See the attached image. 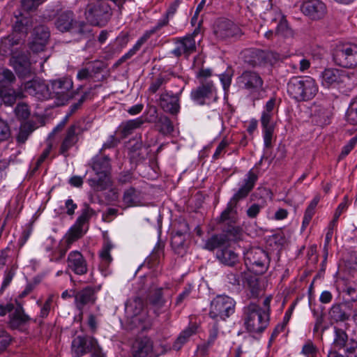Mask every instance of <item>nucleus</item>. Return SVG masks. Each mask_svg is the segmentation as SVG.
I'll use <instances>...</instances> for the list:
<instances>
[{
  "instance_id": "nucleus-1",
  "label": "nucleus",
  "mask_w": 357,
  "mask_h": 357,
  "mask_svg": "<svg viewBox=\"0 0 357 357\" xmlns=\"http://www.w3.org/2000/svg\"><path fill=\"white\" fill-rule=\"evenodd\" d=\"M319 91L318 84L310 76H294L287 83L289 96L297 102H307L312 100Z\"/></svg>"
},
{
  "instance_id": "nucleus-2",
  "label": "nucleus",
  "mask_w": 357,
  "mask_h": 357,
  "mask_svg": "<svg viewBox=\"0 0 357 357\" xmlns=\"http://www.w3.org/2000/svg\"><path fill=\"white\" fill-rule=\"evenodd\" d=\"M268 313L255 303H250L244 308V324L246 329L253 333H260L267 327Z\"/></svg>"
},
{
  "instance_id": "nucleus-3",
  "label": "nucleus",
  "mask_w": 357,
  "mask_h": 357,
  "mask_svg": "<svg viewBox=\"0 0 357 357\" xmlns=\"http://www.w3.org/2000/svg\"><path fill=\"white\" fill-rule=\"evenodd\" d=\"M258 178L257 175L250 169L246 174V177L243 181V185L233 195L227 204V208L222 212L220 215L221 221H225L229 219L230 214L236 213V207L241 199L245 198L248 194L254 188L255 183Z\"/></svg>"
},
{
  "instance_id": "nucleus-4",
  "label": "nucleus",
  "mask_w": 357,
  "mask_h": 357,
  "mask_svg": "<svg viewBox=\"0 0 357 357\" xmlns=\"http://www.w3.org/2000/svg\"><path fill=\"white\" fill-rule=\"evenodd\" d=\"M236 310V301L227 295H218L210 304L209 317L214 320L226 321L234 314Z\"/></svg>"
},
{
  "instance_id": "nucleus-5",
  "label": "nucleus",
  "mask_w": 357,
  "mask_h": 357,
  "mask_svg": "<svg viewBox=\"0 0 357 357\" xmlns=\"http://www.w3.org/2000/svg\"><path fill=\"white\" fill-rule=\"evenodd\" d=\"M354 73L335 68H325L320 75L321 84L326 88L350 86Z\"/></svg>"
},
{
  "instance_id": "nucleus-6",
  "label": "nucleus",
  "mask_w": 357,
  "mask_h": 357,
  "mask_svg": "<svg viewBox=\"0 0 357 357\" xmlns=\"http://www.w3.org/2000/svg\"><path fill=\"white\" fill-rule=\"evenodd\" d=\"M200 33V28L198 26L191 33L186 34L183 37L176 38L174 39V48L171 53L179 58L183 56L188 59L190 56L197 51V44L201 40L198 39Z\"/></svg>"
},
{
  "instance_id": "nucleus-7",
  "label": "nucleus",
  "mask_w": 357,
  "mask_h": 357,
  "mask_svg": "<svg viewBox=\"0 0 357 357\" xmlns=\"http://www.w3.org/2000/svg\"><path fill=\"white\" fill-rule=\"evenodd\" d=\"M126 311L130 314L131 322L136 327L145 330L151 326V322L145 309L144 301L140 298H135L126 306Z\"/></svg>"
},
{
  "instance_id": "nucleus-8",
  "label": "nucleus",
  "mask_w": 357,
  "mask_h": 357,
  "mask_svg": "<svg viewBox=\"0 0 357 357\" xmlns=\"http://www.w3.org/2000/svg\"><path fill=\"white\" fill-rule=\"evenodd\" d=\"M334 62L343 68L357 67V45L346 44L338 47L333 54Z\"/></svg>"
},
{
  "instance_id": "nucleus-9",
  "label": "nucleus",
  "mask_w": 357,
  "mask_h": 357,
  "mask_svg": "<svg viewBox=\"0 0 357 357\" xmlns=\"http://www.w3.org/2000/svg\"><path fill=\"white\" fill-rule=\"evenodd\" d=\"M237 84L242 90L255 94L262 89L264 80L259 73L246 70L237 77Z\"/></svg>"
},
{
  "instance_id": "nucleus-10",
  "label": "nucleus",
  "mask_w": 357,
  "mask_h": 357,
  "mask_svg": "<svg viewBox=\"0 0 357 357\" xmlns=\"http://www.w3.org/2000/svg\"><path fill=\"white\" fill-rule=\"evenodd\" d=\"M73 86V82L68 77L52 80L50 86V93L58 100L59 105H64L73 98L71 92Z\"/></svg>"
},
{
  "instance_id": "nucleus-11",
  "label": "nucleus",
  "mask_w": 357,
  "mask_h": 357,
  "mask_svg": "<svg viewBox=\"0 0 357 357\" xmlns=\"http://www.w3.org/2000/svg\"><path fill=\"white\" fill-rule=\"evenodd\" d=\"M247 261H248L251 268L256 274L265 273L269 266L270 259L268 253L261 248H255L247 253Z\"/></svg>"
},
{
  "instance_id": "nucleus-12",
  "label": "nucleus",
  "mask_w": 357,
  "mask_h": 357,
  "mask_svg": "<svg viewBox=\"0 0 357 357\" xmlns=\"http://www.w3.org/2000/svg\"><path fill=\"white\" fill-rule=\"evenodd\" d=\"M213 33L217 38L225 40L240 36L241 34V30L231 20L227 19H219L215 23Z\"/></svg>"
},
{
  "instance_id": "nucleus-13",
  "label": "nucleus",
  "mask_w": 357,
  "mask_h": 357,
  "mask_svg": "<svg viewBox=\"0 0 357 357\" xmlns=\"http://www.w3.org/2000/svg\"><path fill=\"white\" fill-rule=\"evenodd\" d=\"M31 320V318L25 313L23 307L21 305H17L15 310L9 314L8 324L13 330L25 332L28 331Z\"/></svg>"
},
{
  "instance_id": "nucleus-14",
  "label": "nucleus",
  "mask_w": 357,
  "mask_h": 357,
  "mask_svg": "<svg viewBox=\"0 0 357 357\" xmlns=\"http://www.w3.org/2000/svg\"><path fill=\"white\" fill-rule=\"evenodd\" d=\"M96 292L97 290L90 286L75 292L74 295L75 305L80 314H83L84 307L93 305L96 303Z\"/></svg>"
},
{
  "instance_id": "nucleus-15",
  "label": "nucleus",
  "mask_w": 357,
  "mask_h": 357,
  "mask_svg": "<svg viewBox=\"0 0 357 357\" xmlns=\"http://www.w3.org/2000/svg\"><path fill=\"white\" fill-rule=\"evenodd\" d=\"M66 262L68 269L77 275H83L88 272L87 261L82 252L78 250L70 252Z\"/></svg>"
},
{
  "instance_id": "nucleus-16",
  "label": "nucleus",
  "mask_w": 357,
  "mask_h": 357,
  "mask_svg": "<svg viewBox=\"0 0 357 357\" xmlns=\"http://www.w3.org/2000/svg\"><path fill=\"white\" fill-rule=\"evenodd\" d=\"M301 10L310 19L317 20L325 16L327 8L325 3L320 0H308L301 4Z\"/></svg>"
},
{
  "instance_id": "nucleus-17",
  "label": "nucleus",
  "mask_w": 357,
  "mask_h": 357,
  "mask_svg": "<svg viewBox=\"0 0 357 357\" xmlns=\"http://www.w3.org/2000/svg\"><path fill=\"white\" fill-rule=\"evenodd\" d=\"M78 130V126L71 125L68 128L63 135L60 144L59 153L65 158L69 156L68 151L75 146L79 141V134L77 132Z\"/></svg>"
},
{
  "instance_id": "nucleus-18",
  "label": "nucleus",
  "mask_w": 357,
  "mask_h": 357,
  "mask_svg": "<svg viewBox=\"0 0 357 357\" xmlns=\"http://www.w3.org/2000/svg\"><path fill=\"white\" fill-rule=\"evenodd\" d=\"M96 339L91 336H77L71 344V351L75 357H81L89 353Z\"/></svg>"
},
{
  "instance_id": "nucleus-19",
  "label": "nucleus",
  "mask_w": 357,
  "mask_h": 357,
  "mask_svg": "<svg viewBox=\"0 0 357 357\" xmlns=\"http://www.w3.org/2000/svg\"><path fill=\"white\" fill-rule=\"evenodd\" d=\"M200 83L199 86L191 91L190 96L197 104L203 105L207 99L213 96L215 89L211 82L204 83L200 80Z\"/></svg>"
},
{
  "instance_id": "nucleus-20",
  "label": "nucleus",
  "mask_w": 357,
  "mask_h": 357,
  "mask_svg": "<svg viewBox=\"0 0 357 357\" xmlns=\"http://www.w3.org/2000/svg\"><path fill=\"white\" fill-rule=\"evenodd\" d=\"M10 62L20 77L25 78L32 73L31 64L27 54H22L13 56Z\"/></svg>"
},
{
  "instance_id": "nucleus-21",
  "label": "nucleus",
  "mask_w": 357,
  "mask_h": 357,
  "mask_svg": "<svg viewBox=\"0 0 357 357\" xmlns=\"http://www.w3.org/2000/svg\"><path fill=\"white\" fill-rule=\"evenodd\" d=\"M273 117V113H261L260 121L262 126L264 143L266 148H270L272 144V139L275 130Z\"/></svg>"
},
{
  "instance_id": "nucleus-22",
  "label": "nucleus",
  "mask_w": 357,
  "mask_h": 357,
  "mask_svg": "<svg viewBox=\"0 0 357 357\" xmlns=\"http://www.w3.org/2000/svg\"><path fill=\"white\" fill-rule=\"evenodd\" d=\"M105 68V64L100 61L89 63L86 67L79 69L77 74V79L79 81L84 79H93Z\"/></svg>"
},
{
  "instance_id": "nucleus-23",
  "label": "nucleus",
  "mask_w": 357,
  "mask_h": 357,
  "mask_svg": "<svg viewBox=\"0 0 357 357\" xmlns=\"http://www.w3.org/2000/svg\"><path fill=\"white\" fill-rule=\"evenodd\" d=\"M160 102L163 109L172 114H176L180 109L179 94L165 91L160 95Z\"/></svg>"
},
{
  "instance_id": "nucleus-24",
  "label": "nucleus",
  "mask_w": 357,
  "mask_h": 357,
  "mask_svg": "<svg viewBox=\"0 0 357 357\" xmlns=\"http://www.w3.org/2000/svg\"><path fill=\"white\" fill-rule=\"evenodd\" d=\"M153 341L148 337L136 339L132 344V353L133 357H149L153 351Z\"/></svg>"
},
{
  "instance_id": "nucleus-25",
  "label": "nucleus",
  "mask_w": 357,
  "mask_h": 357,
  "mask_svg": "<svg viewBox=\"0 0 357 357\" xmlns=\"http://www.w3.org/2000/svg\"><path fill=\"white\" fill-rule=\"evenodd\" d=\"M24 87L26 93L31 96H36L38 98L46 97L50 91V86L39 79L29 81L24 84Z\"/></svg>"
},
{
  "instance_id": "nucleus-26",
  "label": "nucleus",
  "mask_w": 357,
  "mask_h": 357,
  "mask_svg": "<svg viewBox=\"0 0 357 357\" xmlns=\"http://www.w3.org/2000/svg\"><path fill=\"white\" fill-rule=\"evenodd\" d=\"M162 291V288H155L151 289L147 296V301L157 316L160 314V310L166 303L163 298Z\"/></svg>"
},
{
  "instance_id": "nucleus-27",
  "label": "nucleus",
  "mask_w": 357,
  "mask_h": 357,
  "mask_svg": "<svg viewBox=\"0 0 357 357\" xmlns=\"http://www.w3.org/2000/svg\"><path fill=\"white\" fill-rule=\"evenodd\" d=\"M197 326L196 324H190L183 331H182L176 337L172 344V349L175 351H179L189 340L190 338L196 334Z\"/></svg>"
},
{
  "instance_id": "nucleus-28",
  "label": "nucleus",
  "mask_w": 357,
  "mask_h": 357,
  "mask_svg": "<svg viewBox=\"0 0 357 357\" xmlns=\"http://www.w3.org/2000/svg\"><path fill=\"white\" fill-rule=\"evenodd\" d=\"M141 191L130 187L123 192L122 201L126 207H132L140 204L142 202Z\"/></svg>"
},
{
  "instance_id": "nucleus-29",
  "label": "nucleus",
  "mask_w": 357,
  "mask_h": 357,
  "mask_svg": "<svg viewBox=\"0 0 357 357\" xmlns=\"http://www.w3.org/2000/svg\"><path fill=\"white\" fill-rule=\"evenodd\" d=\"M73 25V13L69 10L60 13L55 22L56 29L61 32L70 31Z\"/></svg>"
},
{
  "instance_id": "nucleus-30",
  "label": "nucleus",
  "mask_w": 357,
  "mask_h": 357,
  "mask_svg": "<svg viewBox=\"0 0 357 357\" xmlns=\"http://www.w3.org/2000/svg\"><path fill=\"white\" fill-rule=\"evenodd\" d=\"M329 318L334 322H344L349 319V314L346 310L344 303H335L332 305L328 312Z\"/></svg>"
},
{
  "instance_id": "nucleus-31",
  "label": "nucleus",
  "mask_w": 357,
  "mask_h": 357,
  "mask_svg": "<svg viewBox=\"0 0 357 357\" xmlns=\"http://www.w3.org/2000/svg\"><path fill=\"white\" fill-rule=\"evenodd\" d=\"M144 123V120L142 117L122 122L119 127L118 132L121 133L122 138H125L131 135L135 130L140 128Z\"/></svg>"
},
{
  "instance_id": "nucleus-32",
  "label": "nucleus",
  "mask_w": 357,
  "mask_h": 357,
  "mask_svg": "<svg viewBox=\"0 0 357 357\" xmlns=\"http://www.w3.org/2000/svg\"><path fill=\"white\" fill-rule=\"evenodd\" d=\"M88 183L94 191H103L111 185L109 175L100 174L94 178H89Z\"/></svg>"
},
{
  "instance_id": "nucleus-33",
  "label": "nucleus",
  "mask_w": 357,
  "mask_h": 357,
  "mask_svg": "<svg viewBox=\"0 0 357 357\" xmlns=\"http://www.w3.org/2000/svg\"><path fill=\"white\" fill-rule=\"evenodd\" d=\"M111 165L110 160L107 156L96 155L93 159L92 169L96 174L109 175Z\"/></svg>"
},
{
  "instance_id": "nucleus-34",
  "label": "nucleus",
  "mask_w": 357,
  "mask_h": 357,
  "mask_svg": "<svg viewBox=\"0 0 357 357\" xmlns=\"http://www.w3.org/2000/svg\"><path fill=\"white\" fill-rule=\"evenodd\" d=\"M229 238L225 234H215L209 238L205 243L204 249L213 251L216 248L227 245Z\"/></svg>"
},
{
  "instance_id": "nucleus-35",
  "label": "nucleus",
  "mask_w": 357,
  "mask_h": 357,
  "mask_svg": "<svg viewBox=\"0 0 357 357\" xmlns=\"http://www.w3.org/2000/svg\"><path fill=\"white\" fill-rule=\"evenodd\" d=\"M217 258L222 264L229 266H234L238 261V255L233 250L227 248L218 252Z\"/></svg>"
},
{
  "instance_id": "nucleus-36",
  "label": "nucleus",
  "mask_w": 357,
  "mask_h": 357,
  "mask_svg": "<svg viewBox=\"0 0 357 357\" xmlns=\"http://www.w3.org/2000/svg\"><path fill=\"white\" fill-rule=\"evenodd\" d=\"M349 342L347 333L341 328H335L333 348L334 349H346Z\"/></svg>"
},
{
  "instance_id": "nucleus-37",
  "label": "nucleus",
  "mask_w": 357,
  "mask_h": 357,
  "mask_svg": "<svg viewBox=\"0 0 357 357\" xmlns=\"http://www.w3.org/2000/svg\"><path fill=\"white\" fill-rule=\"evenodd\" d=\"M84 228L75 223L66 234L64 243L70 248L73 243L84 235Z\"/></svg>"
},
{
  "instance_id": "nucleus-38",
  "label": "nucleus",
  "mask_w": 357,
  "mask_h": 357,
  "mask_svg": "<svg viewBox=\"0 0 357 357\" xmlns=\"http://www.w3.org/2000/svg\"><path fill=\"white\" fill-rule=\"evenodd\" d=\"M114 248V245L109 240L104 242L102 247L99 252V257L101 260V264L107 268L112 261V257L110 252Z\"/></svg>"
},
{
  "instance_id": "nucleus-39",
  "label": "nucleus",
  "mask_w": 357,
  "mask_h": 357,
  "mask_svg": "<svg viewBox=\"0 0 357 357\" xmlns=\"http://www.w3.org/2000/svg\"><path fill=\"white\" fill-rule=\"evenodd\" d=\"M319 202L318 197H314L309 204L307 208L305 211L304 216L302 222L301 229L305 230L309 225L312 217L315 214L316 207Z\"/></svg>"
},
{
  "instance_id": "nucleus-40",
  "label": "nucleus",
  "mask_w": 357,
  "mask_h": 357,
  "mask_svg": "<svg viewBox=\"0 0 357 357\" xmlns=\"http://www.w3.org/2000/svg\"><path fill=\"white\" fill-rule=\"evenodd\" d=\"M219 333V326L217 322L212 324L208 331V337L206 342L199 347V349L204 352H206L208 349L213 345L215 341L218 338Z\"/></svg>"
},
{
  "instance_id": "nucleus-41",
  "label": "nucleus",
  "mask_w": 357,
  "mask_h": 357,
  "mask_svg": "<svg viewBox=\"0 0 357 357\" xmlns=\"http://www.w3.org/2000/svg\"><path fill=\"white\" fill-rule=\"evenodd\" d=\"M246 282L250 296L254 298L259 296L262 291L259 279L256 276H249L246 278Z\"/></svg>"
},
{
  "instance_id": "nucleus-42",
  "label": "nucleus",
  "mask_w": 357,
  "mask_h": 357,
  "mask_svg": "<svg viewBox=\"0 0 357 357\" xmlns=\"http://www.w3.org/2000/svg\"><path fill=\"white\" fill-rule=\"evenodd\" d=\"M96 214L94 210L88 204H84L81 215L77 218L75 224L84 228V226L89 222L90 218Z\"/></svg>"
},
{
  "instance_id": "nucleus-43",
  "label": "nucleus",
  "mask_w": 357,
  "mask_h": 357,
  "mask_svg": "<svg viewBox=\"0 0 357 357\" xmlns=\"http://www.w3.org/2000/svg\"><path fill=\"white\" fill-rule=\"evenodd\" d=\"M262 52L259 50H248L245 52V61L252 66H256L261 62Z\"/></svg>"
},
{
  "instance_id": "nucleus-44",
  "label": "nucleus",
  "mask_w": 357,
  "mask_h": 357,
  "mask_svg": "<svg viewBox=\"0 0 357 357\" xmlns=\"http://www.w3.org/2000/svg\"><path fill=\"white\" fill-rule=\"evenodd\" d=\"M142 146L141 142H137L130 149L129 157L132 162L137 163L145 159L144 155L142 152Z\"/></svg>"
},
{
  "instance_id": "nucleus-45",
  "label": "nucleus",
  "mask_w": 357,
  "mask_h": 357,
  "mask_svg": "<svg viewBox=\"0 0 357 357\" xmlns=\"http://www.w3.org/2000/svg\"><path fill=\"white\" fill-rule=\"evenodd\" d=\"M158 125L160 127V132L163 135H169L174 131L172 122L166 116H161L158 118Z\"/></svg>"
},
{
  "instance_id": "nucleus-46",
  "label": "nucleus",
  "mask_w": 357,
  "mask_h": 357,
  "mask_svg": "<svg viewBox=\"0 0 357 357\" xmlns=\"http://www.w3.org/2000/svg\"><path fill=\"white\" fill-rule=\"evenodd\" d=\"M43 36L39 38V40L34 38L30 44V49L34 52H40L45 50L50 35L47 32L43 33Z\"/></svg>"
},
{
  "instance_id": "nucleus-47",
  "label": "nucleus",
  "mask_w": 357,
  "mask_h": 357,
  "mask_svg": "<svg viewBox=\"0 0 357 357\" xmlns=\"http://www.w3.org/2000/svg\"><path fill=\"white\" fill-rule=\"evenodd\" d=\"M54 298L55 296L53 294H50L43 305H41L40 301H37V304L41 306L40 317L45 319L48 316L51 309L53 307Z\"/></svg>"
},
{
  "instance_id": "nucleus-48",
  "label": "nucleus",
  "mask_w": 357,
  "mask_h": 357,
  "mask_svg": "<svg viewBox=\"0 0 357 357\" xmlns=\"http://www.w3.org/2000/svg\"><path fill=\"white\" fill-rule=\"evenodd\" d=\"M167 22H168V21L165 20L162 22H159L157 26L155 27V29L144 33L143 34V36L142 37H140L139 38V40L136 42V43L133 46V47L139 51V49L141 48V47L147 41V40L150 38V36L153 33H154L157 29H159L162 26L166 25L167 24Z\"/></svg>"
},
{
  "instance_id": "nucleus-49",
  "label": "nucleus",
  "mask_w": 357,
  "mask_h": 357,
  "mask_svg": "<svg viewBox=\"0 0 357 357\" xmlns=\"http://www.w3.org/2000/svg\"><path fill=\"white\" fill-rule=\"evenodd\" d=\"M3 101L7 105H13L17 98H22L23 93L21 90L16 91L15 90H9L8 92H2Z\"/></svg>"
},
{
  "instance_id": "nucleus-50",
  "label": "nucleus",
  "mask_w": 357,
  "mask_h": 357,
  "mask_svg": "<svg viewBox=\"0 0 357 357\" xmlns=\"http://www.w3.org/2000/svg\"><path fill=\"white\" fill-rule=\"evenodd\" d=\"M346 119L350 124L357 125V97L350 104L346 114Z\"/></svg>"
},
{
  "instance_id": "nucleus-51",
  "label": "nucleus",
  "mask_w": 357,
  "mask_h": 357,
  "mask_svg": "<svg viewBox=\"0 0 357 357\" xmlns=\"http://www.w3.org/2000/svg\"><path fill=\"white\" fill-rule=\"evenodd\" d=\"M169 80L167 75L162 74L158 75L151 82L149 88V91L151 93H155L163 84H166Z\"/></svg>"
},
{
  "instance_id": "nucleus-52",
  "label": "nucleus",
  "mask_w": 357,
  "mask_h": 357,
  "mask_svg": "<svg viewBox=\"0 0 357 357\" xmlns=\"http://www.w3.org/2000/svg\"><path fill=\"white\" fill-rule=\"evenodd\" d=\"M275 33L278 35L283 36H289L292 33L291 30L289 29L287 20L284 16H282L277 26Z\"/></svg>"
},
{
  "instance_id": "nucleus-53",
  "label": "nucleus",
  "mask_w": 357,
  "mask_h": 357,
  "mask_svg": "<svg viewBox=\"0 0 357 357\" xmlns=\"http://www.w3.org/2000/svg\"><path fill=\"white\" fill-rule=\"evenodd\" d=\"M15 275V272L13 268L5 270L4 278H3L1 287L0 288V294H3L5 289L10 285Z\"/></svg>"
},
{
  "instance_id": "nucleus-54",
  "label": "nucleus",
  "mask_w": 357,
  "mask_h": 357,
  "mask_svg": "<svg viewBox=\"0 0 357 357\" xmlns=\"http://www.w3.org/2000/svg\"><path fill=\"white\" fill-rule=\"evenodd\" d=\"M70 248L68 247L64 243H61L60 245L58 247V248L52 253L51 260L58 261L62 259L65 257L67 251Z\"/></svg>"
},
{
  "instance_id": "nucleus-55",
  "label": "nucleus",
  "mask_w": 357,
  "mask_h": 357,
  "mask_svg": "<svg viewBox=\"0 0 357 357\" xmlns=\"http://www.w3.org/2000/svg\"><path fill=\"white\" fill-rule=\"evenodd\" d=\"M11 135L7 121L0 118V142L8 140Z\"/></svg>"
},
{
  "instance_id": "nucleus-56",
  "label": "nucleus",
  "mask_w": 357,
  "mask_h": 357,
  "mask_svg": "<svg viewBox=\"0 0 357 357\" xmlns=\"http://www.w3.org/2000/svg\"><path fill=\"white\" fill-rule=\"evenodd\" d=\"M16 116L22 120L27 119L30 115L28 105L24 103H19L15 109Z\"/></svg>"
},
{
  "instance_id": "nucleus-57",
  "label": "nucleus",
  "mask_w": 357,
  "mask_h": 357,
  "mask_svg": "<svg viewBox=\"0 0 357 357\" xmlns=\"http://www.w3.org/2000/svg\"><path fill=\"white\" fill-rule=\"evenodd\" d=\"M357 144V135L352 137L349 142L344 145L342 149L341 153L339 155L340 159H343L351 151V150Z\"/></svg>"
},
{
  "instance_id": "nucleus-58",
  "label": "nucleus",
  "mask_w": 357,
  "mask_h": 357,
  "mask_svg": "<svg viewBox=\"0 0 357 357\" xmlns=\"http://www.w3.org/2000/svg\"><path fill=\"white\" fill-rule=\"evenodd\" d=\"M345 357H357V341L351 339L344 349Z\"/></svg>"
},
{
  "instance_id": "nucleus-59",
  "label": "nucleus",
  "mask_w": 357,
  "mask_h": 357,
  "mask_svg": "<svg viewBox=\"0 0 357 357\" xmlns=\"http://www.w3.org/2000/svg\"><path fill=\"white\" fill-rule=\"evenodd\" d=\"M0 81L5 84H10L15 81V76L10 70L3 69L2 72L0 73Z\"/></svg>"
},
{
  "instance_id": "nucleus-60",
  "label": "nucleus",
  "mask_w": 357,
  "mask_h": 357,
  "mask_svg": "<svg viewBox=\"0 0 357 357\" xmlns=\"http://www.w3.org/2000/svg\"><path fill=\"white\" fill-rule=\"evenodd\" d=\"M11 341V336L8 333L6 332L0 333V354L7 349Z\"/></svg>"
},
{
  "instance_id": "nucleus-61",
  "label": "nucleus",
  "mask_w": 357,
  "mask_h": 357,
  "mask_svg": "<svg viewBox=\"0 0 357 357\" xmlns=\"http://www.w3.org/2000/svg\"><path fill=\"white\" fill-rule=\"evenodd\" d=\"M163 256V247L158 244L155 246L149 258L153 261V264H158L160 258Z\"/></svg>"
},
{
  "instance_id": "nucleus-62",
  "label": "nucleus",
  "mask_w": 357,
  "mask_h": 357,
  "mask_svg": "<svg viewBox=\"0 0 357 357\" xmlns=\"http://www.w3.org/2000/svg\"><path fill=\"white\" fill-rule=\"evenodd\" d=\"M301 352L306 357H314L317 349L312 342H308L303 345Z\"/></svg>"
},
{
  "instance_id": "nucleus-63",
  "label": "nucleus",
  "mask_w": 357,
  "mask_h": 357,
  "mask_svg": "<svg viewBox=\"0 0 357 357\" xmlns=\"http://www.w3.org/2000/svg\"><path fill=\"white\" fill-rule=\"evenodd\" d=\"M228 145L229 142L225 139H223L217 146L215 151L213 153V158L214 160H217L220 158L225 153V149Z\"/></svg>"
},
{
  "instance_id": "nucleus-64",
  "label": "nucleus",
  "mask_w": 357,
  "mask_h": 357,
  "mask_svg": "<svg viewBox=\"0 0 357 357\" xmlns=\"http://www.w3.org/2000/svg\"><path fill=\"white\" fill-rule=\"evenodd\" d=\"M89 353L91 354V357H106V354L102 351V349L99 345L97 340H96V343H94L93 347H91V349H90Z\"/></svg>"
}]
</instances>
